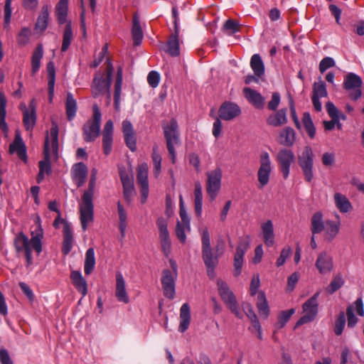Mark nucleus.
Returning <instances> with one entry per match:
<instances>
[{
	"mask_svg": "<svg viewBox=\"0 0 364 364\" xmlns=\"http://www.w3.org/2000/svg\"><path fill=\"white\" fill-rule=\"evenodd\" d=\"M38 224L36 229L31 231V238L30 240L23 232H20L16 235L14 241L16 251L18 253L24 252L27 267L33 264L31 247H33L38 255H39L43 250L42 239L43 237V230L40 223L39 217H38Z\"/></svg>",
	"mask_w": 364,
	"mask_h": 364,
	"instance_id": "nucleus-1",
	"label": "nucleus"
},
{
	"mask_svg": "<svg viewBox=\"0 0 364 364\" xmlns=\"http://www.w3.org/2000/svg\"><path fill=\"white\" fill-rule=\"evenodd\" d=\"M106 63V78L103 77V75L100 72L97 73L93 78L91 85V92L94 98L105 95L106 90L110 89L114 68L109 58H107Z\"/></svg>",
	"mask_w": 364,
	"mask_h": 364,
	"instance_id": "nucleus-2",
	"label": "nucleus"
},
{
	"mask_svg": "<svg viewBox=\"0 0 364 364\" xmlns=\"http://www.w3.org/2000/svg\"><path fill=\"white\" fill-rule=\"evenodd\" d=\"M202 258L207 269L208 277L213 279L215 277V269L218 264V257L214 256L210 246L209 232L204 229L201 237Z\"/></svg>",
	"mask_w": 364,
	"mask_h": 364,
	"instance_id": "nucleus-3",
	"label": "nucleus"
},
{
	"mask_svg": "<svg viewBox=\"0 0 364 364\" xmlns=\"http://www.w3.org/2000/svg\"><path fill=\"white\" fill-rule=\"evenodd\" d=\"M102 114L97 104L92 105V118L82 126V137L85 142H93L100 134Z\"/></svg>",
	"mask_w": 364,
	"mask_h": 364,
	"instance_id": "nucleus-4",
	"label": "nucleus"
},
{
	"mask_svg": "<svg viewBox=\"0 0 364 364\" xmlns=\"http://www.w3.org/2000/svg\"><path fill=\"white\" fill-rule=\"evenodd\" d=\"M163 130L170 159L171 162L175 164L176 150L174 146L180 143V134L176 119L172 118L168 124L163 126Z\"/></svg>",
	"mask_w": 364,
	"mask_h": 364,
	"instance_id": "nucleus-5",
	"label": "nucleus"
},
{
	"mask_svg": "<svg viewBox=\"0 0 364 364\" xmlns=\"http://www.w3.org/2000/svg\"><path fill=\"white\" fill-rule=\"evenodd\" d=\"M217 286L218 294L228 309L238 318H242L243 314L240 310L239 304L234 293L230 290L228 284L222 279H218Z\"/></svg>",
	"mask_w": 364,
	"mask_h": 364,
	"instance_id": "nucleus-6",
	"label": "nucleus"
},
{
	"mask_svg": "<svg viewBox=\"0 0 364 364\" xmlns=\"http://www.w3.org/2000/svg\"><path fill=\"white\" fill-rule=\"evenodd\" d=\"M314 153L311 146H306L301 154L298 155V164L301 168L306 182L311 183L314 174Z\"/></svg>",
	"mask_w": 364,
	"mask_h": 364,
	"instance_id": "nucleus-7",
	"label": "nucleus"
},
{
	"mask_svg": "<svg viewBox=\"0 0 364 364\" xmlns=\"http://www.w3.org/2000/svg\"><path fill=\"white\" fill-rule=\"evenodd\" d=\"M319 294V291L316 292L303 304L302 309L304 312V315L297 321L295 327L310 323L316 318L318 311V304L317 300Z\"/></svg>",
	"mask_w": 364,
	"mask_h": 364,
	"instance_id": "nucleus-8",
	"label": "nucleus"
},
{
	"mask_svg": "<svg viewBox=\"0 0 364 364\" xmlns=\"http://www.w3.org/2000/svg\"><path fill=\"white\" fill-rule=\"evenodd\" d=\"M362 78L354 73H348L344 77L343 87L348 92V97L353 101L358 100L362 95Z\"/></svg>",
	"mask_w": 364,
	"mask_h": 364,
	"instance_id": "nucleus-9",
	"label": "nucleus"
},
{
	"mask_svg": "<svg viewBox=\"0 0 364 364\" xmlns=\"http://www.w3.org/2000/svg\"><path fill=\"white\" fill-rule=\"evenodd\" d=\"M206 191L210 200L215 199L220 188L223 172L220 168L218 167L214 170L207 172Z\"/></svg>",
	"mask_w": 364,
	"mask_h": 364,
	"instance_id": "nucleus-10",
	"label": "nucleus"
},
{
	"mask_svg": "<svg viewBox=\"0 0 364 364\" xmlns=\"http://www.w3.org/2000/svg\"><path fill=\"white\" fill-rule=\"evenodd\" d=\"M276 160L283 178L287 179L289 176L291 165L295 161L294 153L287 148L281 149L277 155Z\"/></svg>",
	"mask_w": 364,
	"mask_h": 364,
	"instance_id": "nucleus-11",
	"label": "nucleus"
},
{
	"mask_svg": "<svg viewBox=\"0 0 364 364\" xmlns=\"http://www.w3.org/2000/svg\"><path fill=\"white\" fill-rule=\"evenodd\" d=\"M250 245V236L247 235L244 237H240L238 242V245L236 247V252L234 256V272L235 277H238L242 272V267L243 265V257L245 252L247 251Z\"/></svg>",
	"mask_w": 364,
	"mask_h": 364,
	"instance_id": "nucleus-12",
	"label": "nucleus"
},
{
	"mask_svg": "<svg viewBox=\"0 0 364 364\" xmlns=\"http://www.w3.org/2000/svg\"><path fill=\"white\" fill-rule=\"evenodd\" d=\"M178 274L172 273L169 269H164L161 273V283L164 295L168 299H173L176 294V281Z\"/></svg>",
	"mask_w": 364,
	"mask_h": 364,
	"instance_id": "nucleus-13",
	"label": "nucleus"
},
{
	"mask_svg": "<svg viewBox=\"0 0 364 364\" xmlns=\"http://www.w3.org/2000/svg\"><path fill=\"white\" fill-rule=\"evenodd\" d=\"M272 172V163L269 154L266 151L260 155V166L257 171L259 188H262L268 184Z\"/></svg>",
	"mask_w": 364,
	"mask_h": 364,
	"instance_id": "nucleus-14",
	"label": "nucleus"
},
{
	"mask_svg": "<svg viewBox=\"0 0 364 364\" xmlns=\"http://www.w3.org/2000/svg\"><path fill=\"white\" fill-rule=\"evenodd\" d=\"M156 225L159 229V236L161 250L165 256L168 257L171 253V242L170 240L169 232L167 228V220L164 217H159L156 220Z\"/></svg>",
	"mask_w": 364,
	"mask_h": 364,
	"instance_id": "nucleus-15",
	"label": "nucleus"
},
{
	"mask_svg": "<svg viewBox=\"0 0 364 364\" xmlns=\"http://www.w3.org/2000/svg\"><path fill=\"white\" fill-rule=\"evenodd\" d=\"M136 181L140 186L141 203L142 204L146 202L149 196V181H148V166L146 164H142L139 166L136 173Z\"/></svg>",
	"mask_w": 364,
	"mask_h": 364,
	"instance_id": "nucleus-16",
	"label": "nucleus"
},
{
	"mask_svg": "<svg viewBox=\"0 0 364 364\" xmlns=\"http://www.w3.org/2000/svg\"><path fill=\"white\" fill-rule=\"evenodd\" d=\"M80 213L82 229L83 231H86L88 223L94 220L93 200H82V203L80 205Z\"/></svg>",
	"mask_w": 364,
	"mask_h": 364,
	"instance_id": "nucleus-17",
	"label": "nucleus"
},
{
	"mask_svg": "<svg viewBox=\"0 0 364 364\" xmlns=\"http://www.w3.org/2000/svg\"><path fill=\"white\" fill-rule=\"evenodd\" d=\"M241 114L240 107L235 103L231 102H223L218 110L220 119L230 121Z\"/></svg>",
	"mask_w": 364,
	"mask_h": 364,
	"instance_id": "nucleus-18",
	"label": "nucleus"
},
{
	"mask_svg": "<svg viewBox=\"0 0 364 364\" xmlns=\"http://www.w3.org/2000/svg\"><path fill=\"white\" fill-rule=\"evenodd\" d=\"M122 132L126 146L132 152L136 150V138L130 121L125 119L122 122Z\"/></svg>",
	"mask_w": 364,
	"mask_h": 364,
	"instance_id": "nucleus-19",
	"label": "nucleus"
},
{
	"mask_svg": "<svg viewBox=\"0 0 364 364\" xmlns=\"http://www.w3.org/2000/svg\"><path fill=\"white\" fill-rule=\"evenodd\" d=\"M114 125L111 119L107 121L102 131L103 153L107 156L112 149Z\"/></svg>",
	"mask_w": 364,
	"mask_h": 364,
	"instance_id": "nucleus-20",
	"label": "nucleus"
},
{
	"mask_svg": "<svg viewBox=\"0 0 364 364\" xmlns=\"http://www.w3.org/2000/svg\"><path fill=\"white\" fill-rule=\"evenodd\" d=\"M14 152H16L18 158L24 163L27 162L26 146L18 132H16L13 143L9 145V154H13Z\"/></svg>",
	"mask_w": 364,
	"mask_h": 364,
	"instance_id": "nucleus-21",
	"label": "nucleus"
},
{
	"mask_svg": "<svg viewBox=\"0 0 364 364\" xmlns=\"http://www.w3.org/2000/svg\"><path fill=\"white\" fill-rule=\"evenodd\" d=\"M62 222L63 223V241L61 252L63 255L65 256L72 250L74 238L70 223L64 220H62Z\"/></svg>",
	"mask_w": 364,
	"mask_h": 364,
	"instance_id": "nucleus-22",
	"label": "nucleus"
},
{
	"mask_svg": "<svg viewBox=\"0 0 364 364\" xmlns=\"http://www.w3.org/2000/svg\"><path fill=\"white\" fill-rule=\"evenodd\" d=\"M242 92L247 100L256 109L264 108L265 99L259 92L248 87H244Z\"/></svg>",
	"mask_w": 364,
	"mask_h": 364,
	"instance_id": "nucleus-23",
	"label": "nucleus"
},
{
	"mask_svg": "<svg viewBox=\"0 0 364 364\" xmlns=\"http://www.w3.org/2000/svg\"><path fill=\"white\" fill-rule=\"evenodd\" d=\"M73 180L77 187L84 185L87 177V167L83 162L75 164L72 168Z\"/></svg>",
	"mask_w": 364,
	"mask_h": 364,
	"instance_id": "nucleus-24",
	"label": "nucleus"
},
{
	"mask_svg": "<svg viewBox=\"0 0 364 364\" xmlns=\"http://www.w3.org/2000/svg\"><path fill=\"white\" fill-rule=\"evenodd\" d=\"M296 139V133L294 129L290 127H285L279 132L277 141L280 145L291 147L295 144Z\"/></svg>",
	"mask_w": 364,
	"mask_h": 364,
	"instance_id": "nucleus-25",
	"label": "nucleus"
},
{
	"mask_svg": "<svg viewBox=\"0 0 364 364\" xmlns=\"http://www.w3.org/2000/svg\"><path fill=\"white\" fill-rule=\"evenodd\" d=\"M179 31L174 32L169 36L164 50L171 57H177L180 55V46L178 41Z\"/></svg>",
	"mask_w": 364,
	"mask_h": 364,
	"instance_id": "nucleus-26",
	"label": "nucleus"
},
{
	"mask_svg": "<svg viewBox=\"0 0 364 364\" xmlns=\"http://www.w3.org/2000/svg\"><path fill=\"white\" fill-rule=\"evenodd\" d=\"M315 265L321 274L330 272L333 269L332 258L326 252H322L318 255Z\"/></svg>",
	"mask_w": 364,
	"mask_h": 364,
	"instance_id": "nucleus-27",
	"label": "nucleus"
},
{
	"mask_svg": "<svg viewBox=\"0 0 364 364\" xmlns=\"http://www.w3.org/2000/svg\"><path fill=\"white\" fill-rule=\"evenodd\" d=\"M70 279L73 285L84 297L87 294V283L83 278L80 271H72L70 273Z\"/></svg>",
	"mask_w": 364,
	"mask_h": 364,
	"instance_id": "nucleus-28",
	"label": "nucleus"
},
{
	"mask_svg": "<svg viewBox=\"0 0 364 364\" xmlns=\"http://www.w3.org/2000/svg\"><path fill=\"white\" fill-rule=\"evenodd\" d=\"M116 282L115 296L117 299L124 304L129 303V299L126 291L125 281L120 272H117L116 274Z\"/></svg>",
	"mask_w": 364,
	"mask_h": 364,
	"instance_id": "nucleus-29",
	"label": "nucleus"
},
{
	"mask_svg": "<svg viewBox=\"0 0 364 364\" xmlns=\"http://www.w3.org/2000/svg\"><path fill=\"white\" fill-rule=\"evenodd\" d=\"M43 155L44 159L40 161L38 163L39 171L44 173L50 174L51 172L50 166V142L48 135L47 134L45 139L43 146Z\"/></svg>",
	"mask_w": 364,
	"mask_h": 364,
	"instance_id": "nucleus-30",
	"label": "nucleus"
},
{
	"mask_svg": "<svg viewBox=\"0 0 364 364\" xmlns=\"http://www.w3.org/2000/svg\"><path fill=\"white\" fill-rule=\"evenodd\" d=\"M123 81V69L122 66H119L117 70V76L114 83V106L116 110L119 109L122 85Z\"/></svg>",
	"mask_w": 364,
	"mask_h": 364,
	"instance_id": "nucleus-31",
	"label": "nucleus"
},
{
	"mask_svg": "<svg viewBox=\"0 0 364 364\" xmlns=\"http://www.w3.org/2000/svg\"><path fill=\"white\" fill-rule=\"evenodd\" d=\"M287 108H282L271 114L267 119V124L275 127L285 124L287 122Z\"/></svg>",
	"mask_w": 364,
	"mask_h": 364,
	"instance_id": "nucleus-32",
	"label": "nucleus"
},
{
	"mask_svg": "<svg viewBox=\"0 0 364 364\" xmlns=\"http://www.w3.org/2000/svg\"><path fill=\"white\" fill-rule=\"evenodd\" d=\"M132 36L133 39V45L134 46H138L141 43L144 35L140 25L139 18L136 14L133 16Z\"/></svg>",
	"mask_w": 364,
	"mask_h": 364,
	"instance_id": "nucleus-33",
	"label": "nucleus"
},
{
	"mask_svg": "<svg viewBox=\"0 0 364 364\" xmlns=\"http://www.w3.org/2000/svg\"><path fill=\"white\" fill-rule=\"evenodd\" d=\"M191 322V310L188 304H183L180 309V324L178 331L185 332L189 327Z\"/></svg>",
	"mask_w": 364,
	"mask_h": 364,
	"instance_id": "nucleus-34",
	"label": "nucleus"
},
{
	"mask_svg": "<svg viewBox=\"0 0 364 364\" xmlns=\"http://www.w3.org/2000/svg\"><path fill=\"white\" fill-rule=\"evenodd\" d=\"M47 72H48V101L52 102L54 97V89L55 82V68L53 61H50L47 64Z\"/></svg>",
	"mask_w": 364,
	"mask_h": 364,
	"instance_id": "nucleus-35",
	"label": "nucleus"
},
{
	"mask_svg": "<svg viewBox=\"0 0 364 364\" xmlns=\"http://www.w3.org/2000/svg\"><path fill=\"white\" fill-rule=\"evenodd\" d=\"M48 18L49 6L48 4H45L42 6L40 14L37 18V21L35 24V29L40 32L45 31L48 27Z\"/></svg>",
	"mask_w": 364,
	"mask_h": 364,
	"instance_id": "nucleus-36",
	"label": "nucleus"
},
{
	"mask_svg": "<svg viewBox=\"0 0 364 364\" xmlns=\"http://www.w3.org/2000/svg\"><path fill=\"white\" fill-rule=\"evenodd\" d=\"M264 244L267 247H272L274 244V234L273 224L271 220H267L261 225Z\"/></svg>",
	"mask_w": 364,
	"mask_h": 364,
	"instance_id": "nucleus-37",
	"label": "nucleus"
},
{
	"mask_svg": "<svg viewBox=\"0 0 364 364\" xmlns=\"http://www.w3.org/2000/svg\"><path fill=\"white\" fill-rule=\"evenodd\" d=\"M326 109L328 114L331 118V121H324L323 126L326 130L330 131L334 129L336 122L338 119L337 107L332 102H328L326 104Z\"/></svg>",
	"mask_w": 364,
	"mask_h": 364,
	"instance_id": "nucleus-38",
	"label": "nucleus"
},
{
	"mask_svg": "<svg viewBox=\"0 0 364 364\" xmlns=\"http://www.w3.org/2000/svg\"><path fill=\"white\" fill-rule=\"evenodd\" d=\"M43 56L42 44H38L31 56V73L35 75L40 69L41 60Z\"/></svg>",
	"mask_w": 364,
	"mask_h": 364,
	"instance_id": "nucleus-39",
	"label": "nucleus"
},
{
	"mask_svg": "<svg viewBox=\"0 0 364 364\" xmlns=\"http://www.w3.org/2000/svg\"><path fill=\"white\" fill-rule=\"evenodd\" d=\"M325 223L323 221V214L321 211L316 212L311 219V231L312 235L321 233L324 230Z\"/></svg>",
	"mask_w": 364,
	"mask_h": 364,
	"instance_id": "nucleus-40",
	"label": "nucleus"
},
{
	"mask_svg": "<svg viewBox=\"0 0 364 364\" xmlns=\"http://www.w3.org/2000/svg\"><path fill=\"white\" fill-rule=\"evenodd\" d=\"M250 68L257 76H264L265 66L259 54H254L250 58Z\"/></svg>",
	"mask_w": 364,
	"mask_h": 364,
	"instance_id": "nucleus-41",
	"label": "nucleus"
},
{
	"mask_svg": "<svg viewBox=\"0 0 364 364\" xmlns=\"http://www.w3.org/2000/svg\"><path fill=\"white\" fill-rule=\"evenodd\" d=\"M58 22L60 25L64 24L67 21L68 12V0H60L55 6Z\"/></svg>",
	"mask_w": 364,
	"mask_h": 364,
	"instance_id": "nucleus-42",
	"label": "nucleus"
},
{
	"mask_svg": "<svg viewBox=\"0 0 364 364\" xmlns=\"http://www.w3.org/2000/svg\"><path fill=\"white\" fill-rule=\"evenodd\" d=\"M335 204L336 208L342 213H346L353 209L349 200L343 194L336 193L334 195Z\"/></svg>",
	"mask_w": 364,
	"mask_h": 364,
	"instance_id": "nucleus-43",
	"label": "nucleus"
},
{
	"mask_svg": "<svg viewBox=\"0 0 364 364\" xmlns=\"http://www.w3.org/2000/svg\"><path fill=\"white\" fill-rule=\"evenodd\" d=\"M66 115L68 121H72L76 116L77 109L76 100L70 92H68L65 102Z\"/></svg>",
	"mask_w": 364,
	"mask_h": 364,
	"instance_id": "nucleus-44",
	"label": "nucleus"
},
{
	"mask_svg": "<svg viewBox=\"0 0 364 364\" xmlns=\"http://www.w3.org/2000/svg\"><path fill=\"white\" fill-rule=\"evenodd\" d=\"M36 111H28L27 107H25V109H23V123L26 130L31 131L36 125Z\"/></svg>",
	"mask_w": 364,
	"mask_h": 364,
	"instance_id": "nucleus-45",
	"label": "nucleus"
},
{
	"mask_svg": "<svg viewBox=\"0 0 364 364\" xmlns=\"http://www.w3.org/2000/svg\"><path fill=\"white\" fill-rule=\"evenodd\" d=\"M257 308L261 316L267 318L269 314V308L264 291H260L257 294Z\"/></svg>",
	"mask_w": 364,
	"mask_h": 364,
	"instance_id": "nucleus-46",
	"label": "nucleus"
},
{
	"mask_svg": "<svg viewBox=\"0 0 364 364\" xmlns=\"http://www.w3.org/2000/svg\"><path fill=\"white\" fill-rule=\"evenodd\" d=\"M195 213L197 217L202 215L203 193L201 185L199 182L196 183L194 189Z\"/></svg>",
	"mask_w": 364,
	"mask_h": 364,
	"instance_id": "nucleus-47",
	"label": "nucleus"
},
{
	"mask_svg": "<svg viewBox=\"0 0 364 364\" xmlns=\"http://www.w3.org/2000/svg\"><path fill=\"white\" fill-rule=\"evenodd\" d=\"M95 266V250L93 247H90L85 252V259L84 264V272L86 275L90 274L94 270Z\"/></svg>",
	"mask_w": 364,
	"mask_h": 364,
	"instance_id": "nucleus-48",
	"label": "nucleus"
},
{
	"mask_svg": "<svg viewBox=\"0 0 364 364\" xmlns=\"http://www.w3.org/2000/svg\"><path fill=\"white\" fill-rule=\"evenodd\" d=\"M325 224L324 230L326 231V238L329 241H331L339 232L340 223L333 220H326Z\"/></svg>",
	"mask_w": 364,
	"mask_h": 364,
	"instance_id": "nucleus-49",
	"label": "nucleus"
},
{
	"mask_svg": "<svg viewBox=\"0 0 364 364\" xmlns=\"http://www.w3.org/2000/svg\"><path fill=\"white\" fill-rule=\"evenodd\" d=\"M73 38L71 22H68L64 29L61 52H65L69 48Z\"/></svg>",
	"mask_w": 364,
	"mask_h": 364,
	"instance_id": "nucleus-50",
	"label": "nucleus"
},
{
	"mask_svg": "<svg viewBox=\"0 0 364 364\" xmlns=\"http://www.w3.org/2000/svg\"><path fill=\"white\" fill-rule=\"evenodd\" d=\"M302 123L309 136L314 139L316 135V128L309 112H304L302 117Z\"/></svg>",
	"mask_w": 364,
	"mask_h": 364,
	"instance_id": "nucleus-51",
	"label": "nucleus"
},
{
	"mask_svg": "<svg viewBox=\"0 0 364 364\" xmlns=\"http://www.w3.org/2000/svg\"><path fill=\"white\" fill-rule=\"evenodd\" d=\"M294 313V309H290L279 312L277 317V321L275 324L276 328L278 329L284 328Z\"/></svg>",
	"mask_w": 364,
	"mask_h": 364,
	"instance_id": "nucleus-52",
	"label": "nucleus"
},
{
	"mask_svg": "<svg viewBox=\"0 0 364 364\" xmlns=\"http://www.w3.org/2000/svg\"><path fill=\"white\" fill-rule=\"evenodd\" d=\"M117 210L119 215V229L120 230V233L122 237H124L125 236V230L127 228V213L122 205L120 202L117 203Z\"/></svg>",
	"mask_w": 364,
	"mask_h": 364,
	"instance_id": "nucleus-53",
	"label": "nucleus"
},
{
	"mask_svg": "<svg viewBox=\"0 0 364 364\" xmlns=\"http://www.w3.org/2000/svg\"><path fill=\"white\" fill-rule=\"evenodd\" d=\"M241 25L236 21L229 18L223 24V31L228 36H232L233 34L240 32Z\"/></svg>",
	"mask_w": 364,
	"mask_h": 364,
	"instance_id": "nucleus-54",
	"label": "nucleus"
},
{
	"mask_svg": "<svg viewBox=\"0 0 364 364\" xmlns=\"http://www.w3.org/2000/svg\"><path fill=\"white\" fill-rule=\"evenodd\" d=\"M96 183L95 173H92L88 183V188L84 192L82 200H93L95 187Z\"/></svg>",
	"mask_w": 364,
	"mask_h": 364,
	"instance_id": "nucleus-55",
	"label": "nucleus"
},
{
	"mask_svg": "<svg viewBox=\"0 0 364 364\" xmlns=\"http://www.w3.org/2000/svg\"><path fill=\"white\" fill-rule=\"evenodd\" d=\"M346 323V319L345 313L341 311L339 312L338 316L335 321L333 331L336 336H341L342 334Z\"/></svg>",
	"mask_w": 364,
	"mask_h": 364,
	"instance_id": "nucleus-56",
	"label": "nucleus"
},
{
	"mask_svg": "<svg viewBox=\"0 0 364 364\" xmlns=\"http://www.w3.org/2000/svg\"><path fill=\"white\" fill-rule=\"evenodd\" d=\"M58 132L59 129L58 126L56 123H53L52 127L50 128V136L52 139V149L54 154L58 155Z\"/></svg>",
	"mask_w": 364,
	"mask_h": 364,
	"instance_id": "nucleus-57",
	"label": "nucleus"
},
{
	"mask_svg": "<svg viewBox=\"0 0 364 364\" xmlns=\"http://www.w3.org/2000/svg\"><path fill=\"white\" fill-rule=\"evenodd\" d=\"M344 284V280L342 277L339 274L334 277L333 280L331 282L329 285L326 287V291L333 294L337 290H338L341 287H342Z\"/></svg>",
	"mask_w": 364,
	"mask_h": 364,
	"instance_id": "nucleus-58",
	"label": "nucleus"
},
{
	"mask_svg": "<svg viewBox=\"0 0 364 364\" xmlns=\"http://www.w3.org/2000/svg\"><path fill=\"white\" fill-rule=\"evenodd\" d=\"M31 36V31L28 27H23L17 35L16 41L19 46H26Z\"/></svg>",
	"mask_w": 364,
	"mask_h": 364,
	"instance_id": "nucleus-59",
	"label": "nucleus"
},
{
	"mask_svg": "<svg viewBox=\"0 0 364 364\" xmlns=\"http://www.w3.org/2000/svg\"><path fill=\"white\" fill-rule=\"evenodd\" d=\"M152 160L154 164V173L157 177L161 169V156L159 154L156 153V148H153Z\"/></svg>",
	"mask_w": 364,
	"mask_h": 364,
	"instance_id": "nucleus-60",
	"label": "nucleus"
},
{
	"mask_svg": "<svg viewBox=\"0 0 364 364\" xmlns=\"http://www.w3.org/2000/svg\"><path fill=\"white\" fill-rule=\"evenodd\" d=\"M313 95H317L318 97H324L328 95V92L324 82L321 81L317 83L315 82L313 87Z\"/></svg>",
	"mask_w": 364,
	"mask_h": 364,
	"instance_id": "nucleus-61",
	"label": "nucleus"
},
{
	"mask_svg": "<svg viewBox=\"0 0 364 364\" xmlns=\"http://www.w3.org/2000/svg\"><path fill=\"white\" fill-rule=\"evenodd\" d=\"M247 311L245 312L247 316L251 321L252 325L253 328H259V321L257 318L256 314L255 313L252 306L250 304H247L246 306Z\"/></svg>",
	"mask_w": 364,
	"mask_h": 364,
	"instance_id": "nucleus-62",
	"label": "nucleus"
},
{
	"mask_svg": "<svg viewBox=\"0 0 364 364\" xmlns=\"http://www.w3.org/2000/svg\"><path fill=\"white\" fill-rule=\"evenodd\" d=\"M354 308L353 305H349L346 309V316L348 318V327L353 328L357 322L358 318L354 314Z\"/></svg>",
	"mask_w": 364,
	"mask_h": 364,
	"instance_id": "nucleus-63",
	"label": "nucleus"
},
{
	"mask_svg": "<svg viewBox=\"0 0 364 364\" xmlns=\"http://www.w3.org/2000/svg\"><path fill=\"white\" fill-rule=\"evenodd\" d=\"M147 82L149 85L153 87H156L160 82V75L157 71L151 70L147 76Z\"/></svg>",
	"mask_w": 364,
	"mask_h": 364,
	"instance_id": "nucleus-64",
	"label": "nucleus"
}]
</instances>
